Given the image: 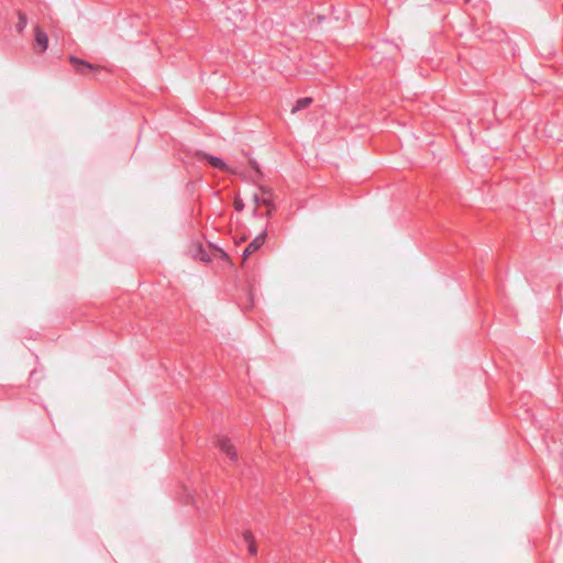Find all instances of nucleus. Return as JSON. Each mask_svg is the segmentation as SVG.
Segmentation results:
<instances>
[{
	"mask_svg": "<svg viewBox=\"0 0 563 563\" xmlns=\"http://www.w3.org/2000/svg\"><path fill=\"white\" fill-rule=\"evenodd\" d=\"M272 201H273V194L266 187H261L258 189V192H255L253 195V203H254L255 209L262 205L266 206V207H271Z\"/></svg>",
	"mask_w": 563,
	"mask_h": 563,
	"instance_id": "obj_1",
	"label": "nucleus"
},
{
	"mask_svg": "<svg viewBox=\"0 0 563 563\" xmlns=\"http://www.w3.org/2000/svg\"><path fill=\"white\" fill-rule=\"evenodd\" d=\"M216 444L231 460L235 461L238 459L236 451H235L233 444L231 443V441L229 439L223 438V437L222 438H218Z\"/></svg>",
	"mask_w": 563,
	"mask_h": 563,
	"instance_id": "obj_2",
	"label": "nucleus"
},
{
	"mask_svg": "<svg viewBox=\"0 0 563 563\" xmlns=\"http://www.w3.org/2000/svg\"><path fill=\"white\" fill-rule=\"evenodd\" d=\"M69 60H70L71 65L74 66V68L76 69V71L79 74H82V75H89L90 71L98 69L97 66H93V65H91L82 59L76 58V57H70Z\"/></svg>",
	"mask_w": 563,
	"mask_h": 563,
	"instance_id": "obj_3",
	"label": "nucleus"
},
{
	"mask_svg": "<svg viewBox=\"0 0 563 563\" xmlns=\"http://www.w3.org/2000/svg\"><path fill=\"white\" fill-rule=\"evenodd\" d=\"M48 46V37L44 31H42L40 27L35 29V47L40 52L46 51Z\"/></svg>",
	"mask_w": 563,
	"mask_h": 563,
	"instance_id": "obj_4",
	"label": "nucleus"
},
{
	"mask_svg": "<svg viewBox=\"0 0 563 563\" xmlns=\"http://www.w3.org/2000/svg\"><path fill=\"white\" fill-rule=\"evenodd\" d=\"M264 241L265 234H260L258 236H256L244 250L243 260H246L249 255L257 251L264 244Z\"/></svg>",
	"mask_w": 563,
	"mask_h": 563,
	"instance_id": "obj_5",
	"label": "nucleus"
},
{
	"mask_svg": "<svg viewBox=\"0 0 563 563\" xmlns=\"http://www.w3.org/2000/svg\"><path fill=\"white\" fill-rule=\"evenodd\" d=\"M201 157L216 168H219V169H222L225 172H230V173H234L233 169H231L222 159H220L218 157H214V156H211V155H208L205 153L201 154Z\"/></svg>",
	"mask_w": 563,
	"mask_h": 563,
	"instance_id": "obj_6",
	"label": "nucleus"
},
{
	"mask_svg": "<svg viewBox=\"0 0 563 563\" xmlns=\"http://www.w3.org/2000/svg\"><path fill=\"white\" fill-rule=\"evenodd\" d=\"M311 103H312V98H310V97L300 98L296 101L295 106L292 107L291 113L295 114L298 111L308 108Z\"/></svg>",
	"mask_w": 563,
	"mask_h": 563,
	"instance_id": "obj_7",
	"label": "nucleus"
},
{
	"mask_svg": "<svg viewBox=\"0 0 563 563\" xmlns=\"http://www.w3.org/2000/svg\"><path fill=\"white\" fill-rule=\"evenodd\" d=\"M243 539L249 544L250 553L255 555L257 553V549H256L255 539H254V536L252 534V532L251 531H244L243 532Z\"/></svg>",
	"mask_w": 563,
	"mask_h": 563,
	"instance_id": "obj_8",
	"label": "nucleus"
},
{
	"mask_svg": "<svg viewBox=\"0 0 563 563\" xmlns=\"http://www.w3.org/2000/svg\"><path fill=\"white\" fill-rule=\"evenodd\" d=\"M195 256L198 257L200 261H209V257L205 255V252L200 245L196 246Z\"/></svg>",
	"mask_w": 563,
	"mask_h": 563,
	"instance_id": "obj_9",
	"label": "nucleus"
},
{
	"mask_svg": "<svg viewBox=\"0 0 563 563\" xmlns=\"http://www.w3.org/2000/svg\"><path fill=\"white\" fill-rule=\"evenodd\" d=\"M234 208L238 211H241L244 208V203H243L242 199H240L238 197L234 199Z\"/></svg>",
	"mask_w": 563,
	"mask_h": 563,
	"instance_id": "obj_10",
	"label": "nucleus"
},
{
	"mask_svg": "<svg viewBox=\"0 0 563 563\" xmlns=\"http://www.w3.org/2000/svg\"><path fill=\"white\" fill-rule=\"evenodd\" d=\"M214 256H219V257H222V258H228V255L220 249H216L214 250Z\"/></svg>",
	"mask_w": 563,
	"mask_h": 563,
	"instance_id": "obj_11",
	"label": "nucleus"
},
{
	"mask_svg": "<svg viewBox=\"0 0 563 563\" xmlns=\"http://www.w3.org/2000/svg\"><path fill=\"white\" fill-rule=\"evenodd\" d=\"M250 164L254 169H257V164L254 161H250Z\"/></svg>",
	"mask_w": 563,
	"mask_h": 563,
	"instance_id": "obj_12",
	"label": "nucleus"
},
{
	"mask_svg": "<svg viewBox=\"0 0 563 563\" xmlns=\"http://www.w3.org/2000/svg\"><path fill=\"white\" fill-rule=\"evenodd\" d=\"M267 208H268V209H267V216H271V213H272V209H273V205H272L271 207H267Z\"/></svg>",
	"mask_w": 563,
	"mask_h": 563,
	"instance_id": "obj_13",
	"label": "nucleus"
},
{
	"mask_svg": "<svg viewBox=\"0 0 563 563\" xmlns=\"http://www.w3.org/2000/svg\"><path fill=\"white\" fill-rule=\"evenodd\" d=\"M22 26L25 24V19L23 15H21Z\"/></svg>",
	"mask_w": 563,
	"mask_h": 563,
	"instance_id": "obj_14",
	"label": "nucleus"
}]
</instances>
